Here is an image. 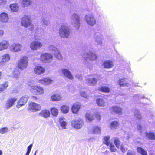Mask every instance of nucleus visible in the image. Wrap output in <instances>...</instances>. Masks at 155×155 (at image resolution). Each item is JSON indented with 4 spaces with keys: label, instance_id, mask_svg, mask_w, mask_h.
Returning a JSON list of instances; mask_svg holds the SVG:
<instances>
[{
    "label": "nucleus",
    "instance_id": "obj_44",
    "mask_svg": "<svg viewBox=\"0 0 155 155\" xmlns=\"http://www.w3.org/2000/svg\"><path fill=\"white\" fill-rule=\"evenodd\" d=\"M22 1V3L24 7H27L32 3L31 0H21Z\"/></svg>",
    "mask_w": 155,
    "mask_h": 155
},
{
    "label": "nucleus",
    "instance_id": "obj_27",
    "mask_svg": "<svg viewBox=\"0 0 155 155\" xmlns=\"http://www.w3.org/2000/svg\"><path fill=\"white\" fill-rule=\"evenodd\" d=\"M62 98L61 95L59 94H56L52 95L51 97V100L53 101H58L61 100Z\"/></svg>",
    "mask_w": 155,
    "mask_h": 155
},
{
    "label": "nucleus",
    "instance_id": "obj_57",
    "mask_svg": "<svg viewBox=\"0 0 155 155\" xmlns=\"http://www.w3.org/2000/svg\"><path fill=\"white\" fill-rule=\"evenodd\" d=\"M127 155H135V154L133 151L128 150Z\"/></svg>",
    "mask_w": 155,
    "mask_h": 155
},
{
    "label": "nucleus",
    "instance_id": "obj_36",
    "mask_svg": "<svg viewBox=\"0 0 155 155\" xmlns=\"http://www.w3.org/2000/svg\"><path fill=\"white\" fill-rule=\"evenodd\" d=\"M8 86V84L6 82L0 84V93L5 91L7 89Z\"/></svg>",
    "mask_w": 155,
    "mask_h": 155
},
{
    "label": "nucleus",
    "instance_id": "obj_23",
    "mask_svg": "<svg viewBox=\"0 0 155 155\" xmlns=\"http://www.w3.org/2000/svg\"><path fill=\"white\" fill-rule=\"evenodd\" d=\"M81 105L78 103H74L71 108V110L73 113L77 114L81 108Z\"/></svg>",
    "mask_w": 155,
    "mask_h": 155
},
{
    "label": "nucleus",
    "instance_id": "obj_8",
    "mask_svg": "<svg viewBox=\"0 0 155 155\" xmlns=\"http://www.w3.org/2000/svg\"><path fill=\"white\" fill-rule=\"evenodd\" d=\"M72 126L74 128L79 129L81 128L84 126V123L81 118L73 120L71 122Z\"/></svg>",
    "mask_w": 155,
    "mask_h": 155
},
{
    "label": "nucleus",
    "instance_id": "obj_62",
    "mask_svg": "<svg viewBox=\"0 0 155 155\" xmlns=\"http://www.w3.org/2000/svg\"><path fill=\"white\" fill-rule=\"evenodd\" d=\"M96 117L98 120H100L101 118V116L99 114H97Z\"/></svg>",
    "mask_w": 155,
    "mask_h": 155
},
{
    "label": "nucleus",
    "instance_id": "obj_45",
    "mask_svg": "<svg viewBox=\"0 0 155 155\" xmlns=\"http://www.w3.org/2000/svg\"><path fill=\"white\" fill-rule=\"evenodd\" d=\"M134 115L135 117L139 121H140L142 119V117L140 114V113L139 111L137 110H136L134 112Z\"/></svg>",
    "mask_w": 155,
    "mask_h": 155
},
{
    "label": "nucleus",
    "instance_id": "obj_43",
    "mask_svg": "<svg viewBox=\"0 0 155 155\" xmlns=\"http://www.w3.org/2000/svg\"><path fill=\"white\" fill-rule=\"evenodd\" d=\"M119 124L117 121H114L111 122L110 124V127L111 129L113 130L116 129Z\"/></svg>",
    "mask_w": 155,
    "mask_h": 155
},
{
    "label": "nucleus",
    "instance_id": "obj_18",
    "mask_svg": "<svg viewBox=\"0 0 155 155\" xmlns=\"http://www.w3.org/2000/svg\"><path fill=\"white\" fill-rule=\"evenodd\" d=\"M45 71V68L40 66H36L34 68V72L37 75L42 74Z\"/></svg>",
    "mask_w": 155,
    "mask_h": 155
},
{
    "label": "nucleus",
    "instance_id": "obj_12",
    "mask_svg": "<svg viewBox=\"0 0 155 155\" xmlns=\"http://www.w3.org/2000/svg\"><path fill=\"white\" fill-rule=\"evenodd\" d=\"M10 55L8 53L2 55L0 61V67H2L5 65L6 62L10 61Z\"/></svg>",
    "mask_w": 155,
    "mask_h": 155
},
{
    "label": "nucleus",
    "instance_id": "obj_51",
    "mask_svg": "<svg viewBox=\"0 0 155 155\" xmlns=\"http://www.w3.org/2000/svg\"><path fill=\"white\" fill-rule=\"evenodd\" d=\"M137 129L140 133H142L145 130V128L142 126L140 125H137Z\"/></svg>",
    "mask_w": 155,
    "mask_h": 155
},
{
    "label": "nucleus",
    "instance_id": "obj_24",
    "mask_svg": "<svg viewBox=\"0 0 155 155\" xmlns=\"http://www.w3.org/2000/svg\"><path fill=\"white\" fill-rule=\"evenodd\" d=\"M111 113H116L119 115L122 114V109L118 107H111L110 109Z\"/></svg>",
    "mask_w": 155,
    "mask_h": 155
},
{
    "label": "nucleus",
    "instance_id": "obj_22",
    "mask_svg": "<svg viewBox=\"0 0 155 155\" xmlns=\"http://www.w3.org/2000/svg\"><path fill=\"white\" fill-rule=\"evenodd\" d=\"M9 18L7 13L5 12L2 13L0 15V21L3 23H7Z\"/></svg>",
    "mask_w": 155,
    "mask_h": 155
},
{
    "label": "nucleus",
    "instance_id": "obj_35",
    "mask_svg": "<svg viewBox=\"0 0 155 155\" xmlns=\"http://www.w3.org/2000/svg\"><path fill=\"white\" fill-rule=\"evenodd\" d=\"M20 71L19 69L17 68L14 69L13 72V77L16 78H18L20 76Z\"/></svg>",
    "mask_w": 155,
    "mask_h": 155
},
{
    "label": "nucleus",
    "instance_id": "obj_58",
    "mask_svg": "<svg viewBox=\"0 0 155 155\" xmlns=\"http://www.w3.org/2000/svg\"><path fill=\"white\" fill-rule=\"evenodd\" d=\"M75 77L77 79H78L80 80H82V78L81 75L80 74H77L75 76Z\"/></svg>",
    "mask_w": 155,
    "mask_h": 155
},
{
    "label": "nucleus",
    "instance_id": "obj_38",
    "mask_svg": "<svg viewBox=\"0 0 155 155\" xmlns=\"http://www.w3.org/2000/svg\"><path fill=\"white\" fill-rule=\"evenodd\" d=\"M137 152L141 155H147V151L141 147H137Z\"/></svg>",
    "mask_w": 155,
    "mask_h": 155
},
{
    "label": "nucleus",
    "instance_id": "obj_46",
    "mask_svg": "<svg viewBox=\"0 0 155 155\" xmlns=\"http://www.w3.org/2000/svg\"><path fill=\"white\" fill-rule=\"evenodd\" d=\"M51 114L54 116H57L58 113V110L55 108H52L51 109Z\"/></svg>",
    "mask_w": 155,
    "mask_h": 155
},
{
    "label": "nucleus",
    "instance_id": "obj_19",
    "mask_svg": "<svg viewBox=\"0 0 155 155\" xmlns=\"http://www.w3.org/2000/svg\"><path fill=\"white\" fill-rule=\"evenodd\" d=\"M9 45L8 41L3 40L0 42V51L7 49Z\"/></svg>",
    "mask_w": 155,
    "mask_h": 155
},
{
    "label": "nucleus",
    "instance_id": "obj_26",
    "mask_svg": "<svg viewBox=\"0 0 155 155\" xmlns=\"http://www.w3.org/2000/svg\"><path fill=\"white\" fill-rule=\"evenodd\" d=\"M50 111L47 110H45L41 111L39 114V115L41 117L45 118L49 117L50 116Z\"/></svg>",
    "mask_w": 155,
    "mask_h": 155
},
{
    "label": "nucleus",
    "instance_id": "obj_47",
    "mask_svg": "<svg viewBox=\"0 0 155 155\" xmlns=\"http://www.w3.org/2000/svg\"><path fill=\"white\" fill-rule=\"evenodd\" d=\"M110 137L108 136H105L104 138V143L108 146H109L110 144Z\"/></svg>",
    "mask_w": 155,
    "mask_h": 155
},
{
    "label": "nucleus",
    "instance_id": "obj_14",
    "mask_svg": "<svg viewBox=\"0 0 155 155\" xmlns=\"http://www.w3.org/2000/svg\"><path fill=\"white\" fill-rule=\"evenodd\" d=\"M17 99L15 97L9 98L6 101L5 105V108L6 110H8L10 109L14 104L15 102L17 101Z\"/></svg>",
    "mask_w": 155,
    "mask_h": 155
},
{
    "label": "nucleus",
    "instance_id": "obj_60",
    "mask_svg": "<svg viewBox=\"0 0 155 155\" xmlns=\"http://www.w3.org/2000/svg\"><path fill=\"white\" fill-rule=\"evenodd\" d=\"M4 34V31L2 30H0V37H2Z\"/></svg>",
    "mask_w": 155,
    "mask_h": 155
},
{
    "label": "nucleus",
    "instance_id": "obj_31",
    "mask_svg": "<svg viewBox=\"0 0 155 155\" xmlns=\"http://www.w3.org/2000/svg\"><path fill=\"white\" fill-rule=\"evenodd\" d=\"M59 123L63 129H65L66 126L67 125V124L65 121V119L63 117H61L59 118Z\"/></svg>",
    "mask_w": 155,
    "mask_h": 155
},
{
    "label": "nucleus",
    "instance_id": "obj_59",
    "mask_svg": "<svg viewBox=\"0 0 155 155\" xmlns=\"http://www.w3.org/2000/svg\"><path fill=\"white\" fill-rule=\"evenodd\" d=\"M29 27H30L29 28V30L31 31H32L34 29V25L32 24L31 22V24L29 25Z\"/></svg>",
    "mask_w": 155,
    "mask_h": 155
},
{
    "label": "nucleus",
    "instance_id": "obj_49",
    "mask_svg": "<svg viewBox=\"0 0 155 155\" xmlns=\"http://www.w3.org/2000/svg\"><path fill=\"white\" fill-rule=\"evenodd\" d=\"M9 131V129L7 127H4L0 129V133L2 134H5Z\"/></svg>",
    "mask_w": 155,
    "mask_h": 155
},
{
    "label": "nucleus",
    "instance_id": "obj_34",
    "mask_svg": "<svg viewBox=\"0 0 155 155\" xmlns=\"http://www.w3.org/2000/svg\"><path fill=\"white\" fill-rule=\"evenodd\" d=\"M101 128L97 126L94 127L92 129V133L93 134H99L101 133Z\"/></svg>",
    "mask_w": 155,
    "mask_h": 155
},
{
    "label": "nucleus",
    "instance_id": "obj_11",
    "mask_svg": "<svg viewBox=\"0 0 155 155\" xmlns=\"http://www.w3.org/2000/svg\"><path fill=\"white\" fill-rule=\"evenodd\" d=\"M41 109V106L40 105L35 103L31 102L29 105V110L33 112L39 111Z\"/></svg>",
    "mask_w": 155,
    "mask_h": 155
},
{
    "label": "nucleus",
    "instance_id": "obj_7",
    "mask_svg": "<svg viewBox=\"0 0 155 155\" xmlns=\"http://www.w3.org/2000/svg\"><path fill=\"white\" fill-rule=\"evenodd\" d=\"M53 56L51 54L45 53L41 54L40 60L44 63H49L52 60Z\"/></svg>",
    "mask_w": 155,
    "mask_h": 155
},
{
    "label": "nucleus",
    "instance_id": "obj_32",
    "mask_svg": "<svg viewBox=\"0 0 155 155\" xmlns=\"http://www.w3.org/2000/svg\"><path fill=\"white\" fill-rule=\"evenodd\" d=\"M9 7L12 11L14 12L18 11L19 9L18 5L17 3L10 4L9 6Z\"/></svg>",
    "mask_w": 155,
    "mask_h": 155
},
{
    "label": "nucleus",
    "instance_id": "obj_41",
    "mask_svg": "<svg viewBox=\"0 0 155 155\" xmlns=\"http://www.w3.org/2000/svg\"><path fill=\"white\" fill-rule=\"evenodd\" d=\"M48 49L49 51L53 52L54 53L58 50L56 47L52 45H48Z\"/></svg>",
    "mask_w": 155,
    "mask_h": 155
},
{
    "label": "nucleus",
    "instance_id": "obj_10",
    "mask_svg": "<svg viewBox=\"0 0 155 155\" xmlns=\"http://www.w3.org/2000/svg\"><path fill=\"white\" fill-rule=\"evenodd\" d=\"M22 45L18 43L15 42L12 44L10 47V50L14 52H17L20 51L22 49Z\"/></svg>",
    "mask_w": 155,
    "mask_h": 155
},
{
    "label": "nucleus",
    "instance_id": "obj_6",
    "mask_svg": "<svg viewBox=\"0 0 155 155\" xmlns=\"http://www.w3.org/2000/svg\"><path fill=\"white\" fill-rule=\"evenodd\" d=\"M31 87L30 90L31 92L36 95L43 94L44 93V89L41 87L37 85H29Z\"/></svg>",
    "mask_w": 155,
    "mask_h": 155
},
{
    "label": "nucleus",
    "instance_id": "obj_21",
    "mask_svg": "<svg viewBox=\"0 0 155 155\" xmlns=\"http://www.w3.org/2000/svg\"><path fill=\"white\" fill-rule=\"evenodd\" d=\"M61 72L68 79L72 80L73 79V76L70 71L68 69L63 68L61 70Z\"/></svg>",
    "mask_w": 155,
    "mask_h": 155
},
{
    "label": "nucleus",
    "instance_id": "obj_2",
    "mask_svg": "<svg viewBox=\"0 0 155 155\" xmlns=\"http://www.w3.org/2000/svg\"><path fill=\"white\" fill-rule=\"evenodd\" d=\"M83 57L85 58L86 63L87 64H91L92 62L96 60L97 58V55L90 51L84 53Z\"/></svg>",
    "mask_w": 155,
    "mask_h": 155
},
{
    "label": "nucleus",
    "instance_id": "obj_20",
    "mask_svg": "<svg viewBox=\"0 0 155 155\" xmlns=\"http://www.w3.org/2000/svg\"><path fill=\"white\" fill-rule=\"evenodd\" d=\"M53 80L49 78H45L40 79L38 80V82L44 85H48L52 83Z\"/></svg>",
    "mask_w": 155,
    "mask_h": 155
},
{
    "label": "nucleus",
    "instance_id": "obj_56",
    "mask_svg": "<svg viewBox=\"0 0 155 155\" xmlns=\"http://www.w3.org/2000/svg\"><path fill=\"white\" fill-rule=\"evenodd\" d=\"M6 3V0H0V5L1 6H4Z\"/></svg>",
    "mask_w": 155,
    "mask_h": 155
},
{
    "label": "nucleus",
    "instance_id": "obj_33",
    "mask_svg": "<svg viewBox=\"0 0 155 155\" xmlns=\"http://www.w3.org/2000/svg\"><path fill=\"white\" fill-rule=\"evenodd\" d=\"M146 137L150 140H155V133L154 132H146Z\"/></svg>",
    "mask_w": 155,
    "mask_h": 155
},
{
    "label": "nucleus",
    "instance_id": "obj_50",
    "mask_svg": "<svg viewBox=\"0 0 155 155\" xmlns=\"http://www.w3.org/2000/svg\"><path fill=\"white\" fill-rule=\"evenodd\" d=\"M114 143L116 147L118 148H119L120 146L121 145L120 144L119 140L118 139H116L114 140Z\"/></svg>",
    "mask_w": 155,
    "mask_h": 155
},
{
    "label": "nucleus",
    "instance_id": "obj_55",
    "mask_svg": "<svg viewBox=\"0 0 155 155\" xmlns=\"http://www.w3.org/2000/svg\"><path fill=\"white\" fill-rule=\"evenodd\" d=\"M119 149H120L122 152L124 153L127 150V149L124 148V146L122 145L120 146V147Z\"/></svg>",
    "mask_w": 155,
    "mask_h": 155
},
{
    "label": "nucleus",
    "instance_id": "obj_4",
    "mask_svg": "<svg viewBox=\"0 0 155 155\" xmlns=\"http://www.w3.org/2000/svg\"><path fill=\"white\" fill-rule=\"evenodd\" d=\"M71 23L76 29H78L80 26V18L77 14H73L71 17Z\"/></svg>",
    "mask_w": 155,
    "mask_h": 155
},
{
    "label": "nucleus",
    "instance_id": "obj_61",
    "mask_svg": "<svg viewBox=\"0 0 155 155\" xmlns=\"http://www.w3.org/2000/svg\"><path fill=\"white\" fill-rule=\"evenodd\" d=\"M94 139L93 137H90L88 139V141L89 142H92L94 141Z\"/></svg>",
    "mask_w": 155,
    "mask_h": 155
},
{
    "label": "nucleus",
    "instance_id": "obj_63",
    "mask_svg": "<svg viewBox=\"0 0 155 155\" xmlns=\"http://www.w3.org/2000/svg\"><path fill=\"white\" fill-rule=\"evenodd\" d=\"M2 73L0 71V80L2 79Z\"/></svg>",
    "mask_w": 155,
    "mask_h": 155
},
{
    "label": "nucleus",
    "instance_id": "obj_3",
    "mask_svg": "<svg viewBox=\"0 0 155 155\" xmlns=\"http://www.w3.org/2000/svg\"><path fill=\"white\" fill-rule=\"evenodd\" d=\"M28 59L25 56L22 57L18 61V67L21 70H25L28 65Z\"/></svg>",
    "mask_w": 155,
    "mask_h": 155
},
{
    "label": "nucleus",
    "instance_id": "obj_15",
    "mask_svg": "<svg viewBox=\"0 0 155 155\" xmlns=\"http://www.w3.org/2000/svg\"><path fill=\"white\" fill-rule=\"evenodd\" d=\"M28 99V97L26 96H22L18 100L16 105V107L19 108L25 105Z\"/></svg>",
    "mask_w": 155,
    "mask_h": 155
},
{
    "label": "nucleus",
    "instance_id": "obj_48",
    "mask_svg": "<svg viewBox=\"0 0 155 155\" xmlns=\"http://www.w3.org/2000/svg\"><path fill=\"white\" fill-rule=\"evenodd\" d=\"M41 19L43 23L45 25H47L49 24V21L48 18L47 17L45 16L42 17Z\"/></svg>",
    "mask_w": 155,
    "mask_h": 155
},
{
    "label": "nucleus",
    "instance_id": "obj_5",
    "mask_svg": "<svg viewBox=\"0 0 155 155\" xmlns=\"http://www.w3.org/2000/svg\"><path fill=\"white\" fill-rule=\"evenodd\" d=\"M85 18L87 24L90 26H93L96 23V18L91 13L86 14Z\"/></svg>",
    "mask_w": 155,
    "mask_h": 155
},
{
    "label": "nucleus",
    "instance_id": "obj_52",
    "mask_svg": "<svg viewBox=\"0 0 155 155\" xmlns=\"http://www.w3.org/2000/svg\"><path fill=\"white\" fill-rule=\"evenodd\" d=\"M32 144H31L28 147L27 149V151L25 155H29V153L31 152V149L32 148Z\"/></svg>",
    "mask_w": 155,
    "mask_h": 155
},
{
    "label": "nucleus",
    "instance_id": "obj_25",
    "mask_svg": "<svg viewBox=\"0 0 155 155\" xmlns=\"http://www.w3.org/2000/svg\"><path fill=\"white\" fill-rule=\"evenodd\" d=\"M95 41L99 45H101L102 43L103 37L101 34L96 33L94 35Z\"/></svg>",
    "mask_w": 155,
    "mask_h": 155
},
{
    "label": "nucleus",
    "instance_id": "obj_29",
    "mask_svg": "<svg viewBox=\"0 0 155 155\" xmlns=\"http://www.w3.org/2000/svg\"><path fill=\"white\" fill-rule=\"evenodd\" d=\"M103 66L105 68H110L113 67V63L112 61L107 60L104 62Z\"/></svg>",
    "mask_w": 155,
    "mask_h": 155
},
{
    "label": "nucleus",
    "instance_id": "obj_13",
    "mask_svg": "<svg viewBox=\"0 0 155 155\" xmlns=\"http://www.w3.org/2000/svg\"><path fill=\"white\" fill-rule=\"evenodd\" d=\"M43 46L42 43L38 41L32 42L30 44V48L32 50H37L40 49Z\"/></svg>",
    "mask_w": 155,
    "mask_h": 155
},
{
    "label": "nucleus",
    "instance_id": "obj_28",
    "mask_svg": "<svg viewBox=\"0 0 155 155\" xmlns=\"http://www.w3.org/2000/svg\"><path fill=\"white\" fill-rule=\"evenodd\" d=\"M85 119L87 121H91L93 120V114L90 111H87L85 114Z\"/></svg>",
    "mask_w": 155,
    "mask_h": 155
},
{
    "label": "nucleus",
    "instance_id": "obj_1",
    "mask_svg": "<svg viewBox=\"0 0 155 155\" xmlns=\"http://www.w3.org/2000/svg\"><path fill=\"white\" fill-rule=\"evenodd\" d=\"M59 32L60 37L64 38H68L70 34V29L64 25H62L60 26Z\"/></svg>",
    "mask_w": 155,
    "mask_h": 155
},
{
    "label": "nucleus",
    "instance_id": "obj_16",
    "mask_svg": "<svg viewBox=\"0 0 155 155\" xmlns=\"http://www.w3.org/2000/svg\"><path fill=\"white\" fill-rule=\"evenodd\" d=\"M86 81L89 85L94 86L97 84V78H93L91 76H88L86 78Z\"/></svg>",
    "mask_w": 155,
    "mask_h": 155
},
{
    "label": "nucleus",
    "instance_id": "obj_9",
    "mask_svg": "<svg viewBox=\"0 0 155 155\" xmlns=\"http://www.w3.org/2000/svg\"><path fill=\"white\" fill-rule=\"evenodd\" d=\"M31 21L30 15H25L21 19V24L22 26L25 27H28L31 24Z\"/></svg>",
    "mask_w": 155,
    "mask_h": 155
},
{
    "label": "nucleus",
    "instance_id": "obj_40",
    "mask_svg": "<svg viewBox=\"0 0 155 155\" xmlns=\"http://www.w3.org/2000/svg\"><path fill=\"white\" fill-rule=\"evenodd\" d=\"M99 90L101 91L108 93L110 91V89L107 86H102L99 89Z\"/></svg>",
    "mask_w": 155,
    "mask_h": 155
},
{
    "label": "nucleus",
    "instance_id": "obj_30",
    "mask_svg": "<svg viewBox=\"0 0 155 155\" xmlns=\"http://www.w3.org/2000/svg\"><path fill=\"white\" fill-rule=\"evenodd\" d=\"M96 101L97 104L99 106L104 107L106 105V103L102 98H98L96 99Z\"/></svg>",
    "mask_w": 155,
    "mask_h": 155
},
{
    "label": "nucleus",
    "instance_id": "obj_39",
    "mask_svg": "<svg viewBox=\"0 0 155 155\" xmlns=\"http://www.w3.org/2000/svg\"><path fill=\"white\" fill-rule=\"evenodd\" d=\"M126 79L124 78L120 79L119 81L120 85V86H124L126 85L128 86V84L126 83Z\"/></svg>",
    "mask_w": 155,
    "mask_h": 155
},
{
    "label": "nucleus",
    "instance_id": "obj_42",
    "mask_svg": "<svg viewBox=\"0 0 155 155\" xmlns=\"http://www.w3.org/2000/svg\"><path fill=\"white\" fill-rule=\"evenodd\" d=\"M54 56L58 60H61L63 59V57L61 53L60 52L59 50L57 51L54 54Z\"/></svg>",
    "mask_w": 155,
    "mask_h": 155
},
{
    "label": "nucleus",
    "instance_id": "obj_54",
    "mask_svg": "<svg viewBox=\"0 0 155 155\" xmlns=\"http://www.w3.org/2000/svg\"><path fill=\"white\" fill-rule=\"evenodd\" d=\"M80 94L81 96L85 98H87L88 97V95L84 91H81Z\"/></svg>",
    "mask_w": 155,
    "mask_h": 155
},
{
    "label": "nucleus",
    "instance_id": "obj_64",
    "mask_svg": "<svg viewBox=\"0 0 155 155\" xmlns=\"http://www.w3.org/2000/svg\"><path fill=\"white\" fill-rule=\"evenodd\" d=\"M2 150H0V155H2Z\"/></svg>",
    "mask_w": 155,
    "mask_h": 155
},
{
    "label": "nucleus",
    "instance_id": "obj_17",
    "mask_svg": "<svg viewBox=\"0 0 155 155\" xmlns=\"http://www.w3.org/2000/svg\"><path fill=\"white\" fill-rule=\"evenodd\" d=\"M34 38L36 40H40L42 37L43 30L42 29L40 28L35 30V31Z\"/></svg>",
    "mask_w": 155,
    "mask_h": 155
},
{
    "label": "nucleus",
    "instance_id": "obj_53",
    "mask_svg": "<svg viewBox=\"0 0 155 155\" xmlns=\"http://www.w3.org/2000/svg\"><path fill=\"white\" fill-rule=\"evenodd\" d=\"M109 145H110V149L111 152H115L116 151L117 149L114 145H113L111 143H110Z\"/></svg>",
    "mask_w": 155,
    "mask_h": 155
},
{
    "label": "nucleus",
    "instance_id": "obj_37",
    "mask_svg": "<svg viewBox=\"0 0 155 155\" xmlns=\"http://www.w3.org/2000/svg\"><path fill=\"white\" fill-rule=\"evenodd\" d=\"M60 109L63 113H67L69 111V107L66 105H64L61 107Z\"/></svg>",
    "mask_w": 155,
    "mask_h": 155
}]
</instances>
